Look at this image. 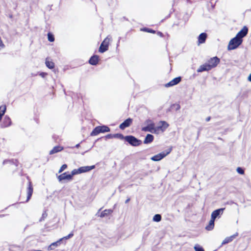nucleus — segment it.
Here are the masks:
<instances>
[{
    "instance_id": "1",
    "label": "nucleus",
    "mask_w": 251,
    "mask_h": 251,
    "mask_svg": "<svg viewBox=\"0 0 251 251\" xmlns=\"http://www.w3.org/2000/svg\"><path fill=\"white\" fill-rule=\"evenodd\" d=\"M243 40H240L237 38V37H235L231 39L228 45L227 49L228 50H233L236 48H237L240 45L242 44Z\"/></svg>"
},
{
    "instance_id": "2",
    "label": "nucleus",
    "mask_w": 251,
    "mask_h": 251,
    "mask_svg": "<svg viewBox=\"0 0 251 251\" xmlns=\"http://www.w3.org/2000/svg\"><path fill=\"white\" fill-rule=\"evenodd\" d=\"M110 129L106 126H96L90 133L91 136H94L98 135L100 133H105L109 132Z\"/></svg>"
},
{
    "instance_id": "3",
    "label": "nucleus",
    "mask_w": 251,
    "mask_h": 251,
    "mask_svg": "<svg viewBox=\"0 0 251 251\" xmlns=\"http://www.w3.org/2000/svg\"><path fill=\"white\" fill-rule=\"evenodd\" d=\"M33 192V188L31 181H29L28 182V186L27 187V196L25 200L22 198V197L20 196V200L21 201V202L25 203L28 202L30 199Z\"/></svg>"
},
{
    "instance_id": "4",
    "label": "nucleus",
    "mask_w": 251,
    "mask_h": 251,
    "mask_svg": "<svg viewBox=\"0 0 251 251\" xmlns=\"http://www.w3.org/2000/svg\"><path fill=\"white\" fill-rule=\"evenodd\" d=\"M125 140L132 146H138L142 143L141 140H138L134 136L132 135H128L125 136Z\"/></svg>"
},
{
    "instance_id": "5",
    "label": "nucleus",
    "mask_w": 251,
    "mask_h": 251,
    "mask_svg": "<svg viewBox=\"0 0 251 251\" xmlns=\"http://www.w3.org/2000/svg\"><path fill=\"white\" fill-rule=\"evenodd\" d=\"M111 38L108 36L106 37L101 43L99 49V51L100 53H103L108 50L109 43Z\"/></svg>"
},
{
    "instance_id": "6",
    "label": "nucleus",
    "mask_w": 251,
    "mask_h": 251,
    "mask_svg": "<svg viewBox=\"0 0 251 251\" xmlns=\"http://www.w3.org/2000/svg\"><path fill=\"white\" fill-rule=\"evenodd\" d=\"M169 124L165 121H161L159 123V126L155 127V130L153 133H158L159 131H164L169 126Z\"/></svg>"
},
{
    "instance_id": "7",
    "label": "nucleus",
    "mask_w": 251,
    "mask_h": 251,
    "mask_svg": "<svg viewBox=\"0 0 251 251\" xmlns=\"http://www.w3.org/2000/svg\"><path fill=\"white\" fill-rule=\"evenodd\" d=\"M146 122L148 125L142 128V130L143 131H149L153 133V131L155 130V124L151 120H147Z\"/></svg>"
},
{
    "instance_id": "8",
    "label": "nucleus",
    "mask_w": 251,
    "mask_h": 251,
    "mask_svg": "<svg viewBox=\"0 0 251 251\" xmlns=\"http://www.w3.org/2000/svg\"><path fill=\"white\" fill-rule=\"evenodd\" d=\"M3 164H8L9 167H13V172L16 171L19 162L17 160H7L3 161Z\"/></svg>"
},
{
    "instance_id": "9",
    "label": "nucleus",
    "mask_w": 251,
    "mask_h": 251,
    "mask_svg": "<svg viewBox=\"0 0 251 251\" xmlns=\"http://www.w3.org/2000/svg\"><path fill=\"white\" fill-rule=\"evenodd\" d=\"M220 62V59L217 56L210 58L206 62L209 64L211 69L216 67Z\"/></svg>"
},
{
    "instance_id": "10",
    "label": "nucleus",
    "mask_w": 251,
    "mask_h": 251,
    "mask_svg": "<svg viewBox=\"0 0 251 251\" xmlns=\"http://www.w3.org/2000/svg\"><path fill=\"white\" fill-rule=\"evenodd\" d=\"M248 32V28L246 26H244L242 29L237 33L236 37L240 40H243V38L246 36Z\"/></svg>"
},
{
    "instance_id": "11",
    "label": "nucleus",
    "mask_w": 251,
    "mask_h": 251,
    "mask_svg": "<svg viewBox=\"0 0 251 251\" xmlns=\"http://www.w3.org/2000/svg\"><path fill=\"white\" fill-rule=\"evenodd\" d=\"M132 122L133 119L129 118L120 125L119 128L122 130H124L126 128L129 127L132 124Z\"/></svg>"
},
{
    "instance_id": "12",
    "label": "nucleus",
    "mask_w": 251,
    "mask_h": 251,
    "mask_svg": "<svg viewBox=\"0 0 251 251\" xmlns=\"http://www.w3.org/2000/svg\"><path fill=\"white\" fill-rule=\"evenodd\" d=\"M181 80V77L178 76L174 78L173 80L170 81L169 82L165 84V86L166 87H169L171 86H173L179 83Z\"/></svg>"
},
{
    "instance_id": "13",
    "label": "nucleus",
    "mask_w": 251,
    "mask_h": 251,
    "mask_svg": "<svg viewBox=\"0 0 251 251\" xmlns=\"http://www.w3.org/2000/svg\"><path fill=\"white\" fill-rule=\"evenodd\" d=\"M57 178L59 181H61L63 180H72V175H71V174H68V172H65L64 173L59 176H58Z\"/></svg>"
},
{
    "instance_id": "14",
    "label": "nucleus",
    "mask_w": 251,
    "mask_h": 251,
    "mask_svg": "<svg viewBox=\"0 0 251 251\" xmlns=\"http://www.w3.org/2000/svg\"><path fill=\"white\" fill-rule=\"evenodd\" d=\"M170 153V151L167 152L166 153H160L156 155H154L151 158V159L154 161H158L165 157L168 154Z\"/></svg>"
},
{
    "instance_id": "15",
    "label": "nucleus",
    "mask_w": 251,
    "mask_h": 251,
    "mask_svg": "<svg viewBox=\"0 0 251 251\" xmlns=\"http://www.w3.org/2000/svg\"><path fill=\"white\" fill-rule=\"evenodd\" d=\"M210 70H211V67H210L209 64L205 63L199 67L197 70V72L201 73L204 71H208Z\"/></svg>"
},
{
    "instance_id": "16",
    "label": "nucleus",
    "mask_w": 251,
    "mask_h": 251,
    "mask_svg": "<svg viewBox=\"0 0 251 251\" xmlns=\"http://www.w3.org/2000/svg\"><path fill=\"white\" fill-rule=\"evenodd\" d=\"M11 125V120L7 116H5L1 124V127L5 128L10 126Z\"/></svg>"
},
{
    "instance_id": "17",
    "label": "nucleus",
    "mask_w": 251,
    "mask_h": 251,
    "mask_svg": "<svg viewBox=\"0 0 251 251\" xmlns=\"http://www.w3.org/2000/svg\"><path fill=\"white\" fill-rule=\"evenodd\" d=\"M207 37V35L206 33L203 32L200 34L198 38V45L204 43Z\"/></svg>"
},
{
    "instance_id": "18",
    "label": "nucleus",
    "mask_w": 251,
    "mask_h": 251,
    "mask_svg": "<svg viewBox=\"0 0 251 251\" xmlns=\"http://www.w3.org/2000/svg\"><path fill=\"white\" fill-rule=\"evenodd\" d=\"M237 236H238V233L236 232L233 235H232L230 236L226 237L223 241V242L222 243V245H225V244H227L228 243L232 242L233 240V239H235Z\"/></svg>"
},
{
    "instance_id": "19",
    "label": "nucleus",
    "mask_w": 251,
    "mask_h": 251,
    "mask_svg": "<svg viewBox=\"0 0 251 251\" xmlns=\"http://www.w3.org/2000/svg\"><path fill=\"white\" fill-rule=\"evenodd\" d=\"M225 208H220L218 209H216L212 212L211 214V219H213L215 220V219L220 215L222 214L223 213L224 210H225Z\"/></svg>"
},
{
    "instance_id": "20",
    "label": "nucleus",
    "mask_w": 251,
    "mask_h": 251,
    "mask_svg": "<svg viewBox=\"0 0 251 251\" xmlns=\"http://www.w3.org/2000/svg\"><path fill=\"white\" fill-rule=\"evenodd\" d=\"M99 61V56L97 55H94L91 57L89 63L92 65H96Z\"/></svg>"
},
{
    "instance_id": "21",
    "label": "nucleus",
    "mask_w": 251,
    "mask_h": 251,
    "mask_svg": "<svg viewBox=\"0 0 251 251\" xmlns=\"http://www.w3.org/2000/svg\"><path fill=\"white\" fill-rule=\"evenodd\" d=\"M95 168V165H92L90 166H83L79 168V171L80 173H83L89 172L91 171V170L94 169Z\"/></svg>"
},
{
    "instance_id": "22",
    "label": "nucleus",
    "mask_w": 251,
    "mask_h": 251,
    "mask_svg": "<svg viewBox=\"0 0 251 251\" xmlns=\"http://www.w3.org/2000/svg\"><path fill=\"white\" fill-rule=\"evenodd\" d=\"M113 212V210L111 209H105L101 212L99 217L100 218H103L111 215Z\"/></svg>"
},
{
    "instance_id": "23",
    "label": "nucleus",
    "mask_w": 251,
    "mask_h": 251,
    "mask_svg": "<svg viewBox=\"0 0 251 251\" xmlns=\"http://www.w3.org/2000/svg\"><path fill=\"white\" fill-rule=\"evenodd\" d=\"M63 147L60 146H57L53 148V149L50 151V154H53L57 153L59 151H62L63 150Z\"/></svg>"
},
{
    "instance_id": "24",
    "label": "nucleus",
    "mask_w": 251,
    "mask_h": 251,
    "mask_svg": "<svg viewBox=\"0 0 251 251\" xmlns=\"http://www.w3.org/2000/svg\"><path fill=\"white\" fill-rule=\"evenodd\" d=\"M62 240V239H60L58 241L51 243L48 247L49 250H54L55 248L58 247L60 244V241Z\"/></svg>"
},
{
    "instance_id": "25",
    "label": "nucleus",
    "mask_w": 251,
    "mask_h": 251,
    "mask_svg": "<svg viewBox=\"0 0 251 251\" xmlns=\"http://www.w3.org/2000/svg\"><path fill=\"white\" fill-rule=\"evenodd\" d=\"M153 139H154V137L152 135L148 134L146 136V137L144 141V144L150 143L153 141Z\"/></svg>"
},
{
    "instance_id": "26",
    "label": "nucleus",
    "mask_w": 251,
    "mask_h": 251,
    "mask_svg": "<svg viewBox=\"0 0 251 251\" xmlns=\"http://www.w3.org/2000/svg\"><path fill=\"white\" fill-rule=\"evenodd\" d=\"M45 63L46 66L50 69H52L54 68L55 64L54 62L52 61L49 60L48 58L46 59Z\"/></svg>"
},
{
    "instance_id": "27",
    "label": "nucleus",
    "mask_w": 251,
    "mask_h": 251,
    "mask_svg": "<svg viewBox=\"0 0 251 251\" xmlns=\"http://www.w3.org/2000/svg\"><path fill=\"white\" fill-rule=\"evenodd\" d=\"M214 221L213 219H211L209 222L208 225L205 227V229L207 230H211L213 229L214 226Z\"/></svg>"
},
{
    "instance_id": "28",
    "label": "nucleus",
    "mask_w": 251,
    "mask_h": 251,
    "mask_svg": "<svg viewBox=\"0 0 251 251\" xmlns=\"http://www.w3.org/2000/svg\"><path fill=\"white\" fill-rule=\"evenodd\" d=\"M161 220V216L160 214H155L153 217V221L159 222Z\"/></svg>"
},
{
    "instance_id": "29",
    "label": "nucleus",
    "mask_w": 251,
    "mask_h": 251,
    "mask_svg": "<svg viewBox=\"0 0 251 251\" xmlns=\"http://www.w3.org/2000/svg\"><path fill=\"white\" fill-rule=\"evenodd\" d=\"M6 110V106L5 105H3L0 106V114L4 115Z\"/></svg>"
},
{
    "instance_id": "30",
    "label": "nucleus",
    "mask_w": 251,
    "mask_h": 251,
    "mask_svg": "<svg viewBox=\"0 0 251 251\" xmlns=\"http://www.w3.org/2000/svg\"><path fill=\"white\" fill-rule=\"evenodd\" d=\"M48 39L50 42H53L54 41V35L50 32H49L48 33Z\"/></svg>"
},
{
    "instance_id": "31",
    "label": "nucleus",
    "mask_w": 251,
    "mask_h": 251,
    "mask_svg": "<svg viewBox=\"0 0 251 251\" xmlns=\"http://www.w3.org/2000/svg\"><path fill=\"white\" fill-rule=\"evenodd\" d=\"M114 137L120 139L121 140L125 139V136H124V135L122 134L121 133H117L114 134Z\"/></svg>"
},
{
    "instance_id": "32",
    "label": "nucleus",
    "mask_w": 251,
    "mask_h": 251,
    "mask_svg": "<svg viewBox=\"0 0 251 251\" xmlns=\"http://www.w3.org/2000/svg\"><path fill=\"white\" fill-rule=\"evenodd\" d=\"M172 109H175L176 110H178L180 108V106L179 104H174L171 106Z\"/></svg>"
},
{
    "instance_id": "33",
    "label": "nucleus",
    "mask_w": 251,
    "mask_h": 251,
    "mask_svg": "<svg viewBox=\"0 0 251 251\" xmlns=\"http://www.w3.org/2000/svg\"><path fill=\"white\" fill-rule=\"evenodd\" d=\"M48 216V213L46 211H44V212L42 214V217L41 218L40 221L44 220L45 219L47 218Z\"/></svg>"
},
{
    "instance_id": "34",
    "label": "nucleus",
    "mask_w": 251,
    "mask_h": 251,
    "mask_svg": "<svg viewBox=\"0 0 251 251\" xmlns=\"http://www.w3.org/2000/svg\"><path fill=\"white\" fill-rule=\"evenodd\" d=\"M67 168V164H63V165H62V166L60 167L59 171H58V173H61V172H62L64 170H65L66 168Z\"/></svg>"
},
{
    "instance_id": "35",
    "label": "nucleus",
    "mask_w": 251,
    "mask_h": 251,
    "mask_svg": "<svg viewBox=\"0 0 251 251\" xmlns=\"http://www.w3.org/2000/svg\"><path fill=\"white\" fill-rule=\"evenodd\" d=\"M77 174H80L79 171V168L78 169H74V170H73L72 171V173H71V175H72V176H73L74 175H75Z\"/></svg>"
},
{
    "instance_id": "36",
    "label": "nucleus",
    "mask_w": 251,
    "mask_h": 251,
    "mask_svg": "<svg viewBox=\"0 0 251 251\" xmlns=\"http://www.w3.org/2000/svg\"><path fill=\"white\" fill-rule=\"evenodd\" d=\"M73 235H74V234L73 232H72V233H70V234H69L67 236H65V237L62 238L61 239H62V240L64 239H68L72 237L73 236Z\"/></svg>"
},
{
    "instance_id": "37",
    "label": "nucleus",
    "mask_w": 251,
    "mask_h": 251,
    "mask_svg": "<svg viewBox=\"0 0 251 251\" xmlns=\"http://www.w3.org/2000/svg\"><path fill=\"white\" fill-rule=\"evenodd\" d=\"M194 249L195 251H204V249L201 247L195 246Z\"/></svg>"
},
{
    "instance_id": "38",
    "label": "nucleus",
    "mask_w": 251,
    "mask_h": 251,
    "mask_svg": "<svg viewBox=\"0 0 251 251\" xmlns=\"http://www.w3.org/2000/svg\"><path fill=\"white\" fill-rule=\"evenodd\" d=\"M237 172L241 175H243L244 174V171L240 167L237 168Z\"/></svg>"
},
{
    "instance_id": "39",
    "label": "nucleus",
    "mask_w": 251,
    "mask_h": 251,
    "mask_svg": "<svg viewBox=\"0 0 251 251\" xmlns=\"http://www.w3.org/2000/svg\"><path fill=\"white\" fill-rule=\"evenodd\" d=\"M150 29V28H148V27H143V28H141L140 30H141V31H145V32L149 33Z\"/></svg>"
},
{
    "instance_id": "40",
    "label": "nucleus",
    "mask_w": 251,
    "mask_h": 251,
    "mask_svg": "<svg viewBox=\"0 0 251 251\" xmlns=\"http://www.w3.org/2000/svg\"><path fill=\"white\" fill-rule=\"evenodd\" d=\"M113 136H114V134H109L105 136V138L106 139L113 138H114Z\"/></svg>"
},
{
    "instance_id": "41",
    "label": "nucleus",
    "mask_w": 251,
    "mask_h": 251,
    "mask_svg": "<svg viewBox=\"0 0 251 251\" xmlns=\"http://www.w3.org/2000/svg\"><path fill=\"white\" fill-rule=\"evenodd\" d=\"M157 34L158 35H159V36L161 37H164V35H163V34L161 32H160V31H158V32H157Z\"/></svg>"
},
{
    "instance_id": "42",
    "label": "nucleus",
    "mask_w": 251,
    "mask_h": 251,
    "mask_svg": "<svg viewBox=\"0 0 251 251\" xmlns=\"http://www.w3.org/2000/svg\"><path fill=\"white\" fill-rule=\"evenodd\" d=\"M149 33L154 34L156 33V31L150 28Z\"/></svg>"
},
{
    "instance_id": "43",
    "label": "nucleus",
    "mask_w": 251,
    "mask_h": 251,
    "mask_svg": "<svg viewBox=\"0 0 251 251\" xmlns=\"http://www.w3.org/2000/svg\"><path fill=\"white\" fill-rule=\"evenodd\" d=\"M210 119H211V117L209 116L206 118L205 120L206 122H209L210 120Z\"/></svg>"
},
{
    "instance_id": "44",
    "label": "nucleus",
    "mask_w": 251,
    "mask_h": 251,
    "mask_svg": "<svg viewBox=\"0 0 251 251\" xmlns=\"http://www.w3.org/2000/svg\"><path fill=\"white\" fill-rule=\"evenodd\" d=\"M248 80L251 82V74L249 75L248 77Z\"/></svg>"
},
{
    "instance_id": "45",
    "label": "nucleus",
    "mask_w": 251,
    "mask_h": 251,
    "mask_svg": "<svg viewBox=\"0 0 251 251\" xmlns=\"http://www.w3.org/2000/svg\"><path fill=\"white\" fill-rule=\"evenodd\" d=\"M130 199L129 198H128V199L125 202H126V203H128V202L130 201Z\"/></svg>"
}]
</instances>
